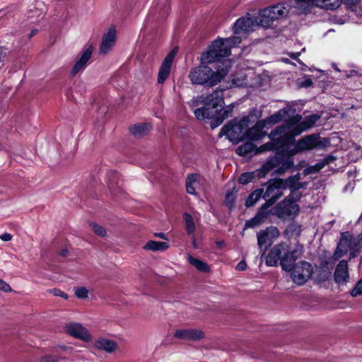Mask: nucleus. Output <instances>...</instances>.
<instances>
[{
  "label": "nucleus",
  "mask_w": 362,
  "mask_h": 362,
  "mask_svg": "<svg viewBox=\"0 0 362 362\" xmlns=\"http://www.w3.org/2000/svg\"><path fill=\"white\" fill-rule=\"evenodd\" d=\"M7 57L6 49L2 47H0V67L4 66Z\"/></svg>",
  "instance_id": "obj_37"
},
{
  "label": "nucleus",
  "mask_w": 362,
  "mask_h": 362,
  "mask_svg": "<svg viewBox=\"0 0 362 362\" xmlns=\"http://www.w3.org/2000/svg\"><path fill=\"white\" fill-rule=\"evenodd\" d=\"M37 4H38V6H40L41 4V2H37Z\"/></svg>",
  "instance_id": "obj_56"
},
{
  "label": "nucleus",
  "mask_w": 362,
  "mask_h": 362,
  "mask_svg": "<svg viewBox=\"0 0 362 362\" xmlns=\"http://www.w3.org/2000/svg\"><path fill=\"white\" fill-rule=\"evenodd\" d=\"M279 179L274 180L272 183L269 184L266 189V192L262 194V197L267 202L274 204L278 199L282 195L283 186L279 182Z\"/></svg>",
  "instance_id": "obj_17"
},
{
  "label": "nucleus",
  "mask_w": 362,
  "mask_h": 362,
  "mask_svg": "<svg viewBox=\"0 0 362 362\" xmlns=\"http://www.w3.org/2000/svg\"><path fill=\"white\" fill-rule=\"evenodd\" d=\"M341 0H315V6L326 9L334 10L340 6Z\"/></svg>",
  "instance_id": "obj_26"
},
{
  "label": "nucleus",
  "mask_w": 362,
  "mask_h": 362,
  "mask_svg": "<svg viewBox=\"0 0 362 362\" xmlns=\"http://www.w3.org/2000/svg\"><path fill=\"white\" fill-rule=\"evenodd\" d=\"M151 126L148 123L135 124L130 127L129 130L132 134L135 136H141L148 132Z\"/></svg>",
  "instance_id": "obj_28"
},
{
  "label": "nucleus",
  "mask_w": 362,
  "mask_h": 362,
  "mask_svg": "<svg viewBox=\"0 0 362 362\" xmlns=\"http://www.w3.org/2000/svg\"><path fill=\"white\" fill-rule=\"evenodd\" d=\"M191 238H192V247L195 249L198 248V245H197V240H196V238L194 237V235H191Z\"/></svg>",
  "instance_id": "obj_47"
},
{
  "label": "nucleus",
  "mask_w": 362,
  "mask_h": 362,
  "mask_svg": "<svg viewBox=\"0 0 362 362\" xmlns=\"http://www.w3.org/2000/svg\"><path fill=\"white\" fill-rule=\"evenodd\" d=\"M0 291L8 293L11 292L12 288L8 284L0 279Z\"/></svg>",
  "instance_id": "obj_38"
},
{
  "label": "nucleus",
  "mask_w": 362,
  "mask_h": 362,
  "mask_svg": "<svg viewBox=\"0 0 362 362\" xmlns=\"http://www.w3.org/2000/svg\"><path fill=\"white\" fill-rule=\"evenodd\" d=\"M272 206L270 203L265 202L258 211L257 215L252 219L246 222L245 226L248 228H253L259 225L269 214L268 209Z\"/></svg>",
  "instance_id": "obj_23"
},
{
  "label": "nucleus",
  "mask_w": 362,
  "mask_h": 362,
  "mask_svg": "<svg viewBox=\"0 0 362 362\" xmlns=\"http://www.w3.org/2000/svg\"><path fill=\"white\" fill-rule=\"evenodd\" d=\"M199 175L196 174L189 175L186 180V189L189 194H194L195 189L198 185Z\"/></svg>",
  "instance_id": "obj_29"
},
{
  "label": "nucleus",
  "mask_w": 362,
  "mask_h": 362,
  "mask_svg": "<svg viewBox=\"0 0 362 362\" xmlns=\"http://www.w3.org/2000/svg\"><path fill=\"white\" fill-rule=\"evenodd\" d=\"M320 117L317 115H310L302 120L301 116H296L293 120L288 122L287 127H278L269 134L270 141L255 148L252 141H247L238 146L235 152L240 156H247L255 151V154L279 149L292 141V136L287 134L288 131L293 134L299 135L303 131L312 127Z\"/></svg>",
  "instance_id": "obj_2"
},
{
  "label": "nucleus",
  "mask_w": 362,
  "mask_h": 362,
  "mask_svg": "<svg viewBox=\"0 0 362 362\" xmlns=\"http://www.w3.org/2000/svg\"><path fill=\"white\" fill-rule=\"evenodd\" d=\"M239 37L219 38L214 40L201 55V65L192 69L189 78L193 84L214 86L228 73L231 62L224 59L230 54V49L240 44Z\"/></svg>",
  "instance_id": "obj_1"
},
{
  "label": "nucleus",
  "mask_w": 362,
  "mask_h": 362,
  "mask_svg": "<svg viewBox=\"0 0 362 362\" xmlns=\"http://www.w3.org/2000/svg\"><path fill=\"white\" fill-rule=\"evenodd\" d=\"M154 235L156 237H158V238H160L161 239H163V240H167V238H166V235L165 233H155Z\"/></svg>",
  "instance_id": "obj_49"
},
{
  "label": "nucleus",
  "mask_w": 362,
  "mask_h": 362,
  "mask_svg": "<svg viewBox=\"0 0 362 362\" xmlns=\"http://www.w3.org/2000/svg\"><path fill=\"white\" fill-rule=\"evenodd\" d=\"M177 53V49H173L168 55L165 57L163 62H162L158 74V83L162 84L163 83L166 79L169 77L171 68L173 65V62L174 61L175 54Z\"/></svg>",
  "instance_id": "obj_14"
},
{
  "label": "nucleus",
  "mask_w": 362,
  "mask_h": 362,
  "mask_svg": "<svg viewBox=\"0 0 362 362\" xmlns=\"http://www.w3.org/2000/svg\"><path fill=\"white\" fill-rule=\"evenodd\" d=\"M235 201V194L233 192H228L225 197V204L229 209L233 206Z\"/></svg>",
  "instance_id": "obj_34"
},
{
  "label": "nucleus",
  "mask_w": 362,
  "mask_h": 362,
  "mask_svg": "<svg viewBox=\"0 0 362 362\" xmlns=\"http://www.w3.org/2000/svg\"><path fill=\"white\" fill-rule=\"evenodd\" d=\"M299 211V206L295 202L286 199L277 204L275 214L281 218H288L296 215Z\"/></svg>",
  "instance_id": "obj_12"
},
{
  "label": "nucleus",
  "mask_w": 362,
  "mask_h": 362,
  "mask_svg": "<svg viewBox=\"0 0 362 362\" xmlns=\"http://www.w3.org/2000/svg\"><path fill=\"white\" fill-rule=\"evenodd\" d=\"M317 172L318 171L317 170V168H315V165H312L306 168L303 171V174L305 175H308L310 174L315 173Z\"/></svg>",
  "instance_id": "obj_41"
},
{
  "label": "nucleus",
  "mask_w": 362,
  "mask_h": 362,
  "mask_svg": "<svg viewBox=\"0 0 362 362\" xmlns=\"http://www.w3.org/2000/svg\"><path fill=\"white\" fill-rule=\"evenodd\" d=\"M290 13L289 4H278L259 11V23L263 28H269L275 21L281 20Z\"/></svg>",
  "instance_id": "obj_7"
},
{
  "label": "nucleus",
  "mask_w": 362,
  "mask_h": 362,
  "mask_svg": "<svg viewBox=\"0 0 362 362\" xmlns=\"http://www.w3.org/2000/svg\"><path fill=\"white\" fill-rule=\"evenodd\" d=\"M344 1V4L346 5V6L354 10V7L360 1V0H341V2Z\"/></svg>",
  "instance_id": "obj_40"
},
{
  "label": "nucleus",
  "mask_w": 362,
  "mask_h": 362,
  "mask_svg": "<svg viewBox=\"0 0 362 362\" xmlns=\"http://www.w3.org/2000/svg\"><path fill=\"white\" fill-rule=\"evenodd\" d=\"M351 294L354 297L362 295V279L358 281L356 286L351 291Z\"/></svg>",
  "instance_id": "obj_35"
},
{
  "label": "nucleus",
  "mask_w": 362,
  "mask_h": 362,
  "mask_svg": "<svg viewBox=\"0 0 362 362\" xmlns=\"http://www.w3.org/2000/svg\"><path fill=\"white\" fill-rule=\"evenodd\" d=\"M287 134L292 136V141L287 145L276 149V151L288 154V157L276 156L280 159V165L276 170L279 174H282L293 165L292 156L298 153L312 150L322 145L320 137L318 134H310L303 137L297 143L294 144V136L291 132L288 131Z\"/></svg>",
  "instance_id": "obj_4"
},
{
  "label": "nucleus",
  "mask_w": 362,
  "mask_h": 362,
  "mask_svg": "<svg viewBox=\"0 0 362 362\" xmlns=\"http://www.w3.org/2000/svg\"><path fill=\"white\" fill-rule=\"evenodd\" d=\"M93 346L98 350L111 354L117 349V344L110 339L99 338L94 341Z\"/></svg>",
  "instance_id": "obj_22"
},
{
  "label": "nucleus",
  "mask_w": 362,
  "mask_h": 362,
  "mask_svg": "<svg viewBox=\"0 0 362 362\" xmlns=\"http://www.w3.org/2000/svg\"><path fill=\"white\" fill-rule=\"evenodd\" d=\"M91 230L95 233H96L97 235H100V236H105V234H106V230L105 229L102 227L101 226H99L95 223H90L89 224Z\"/></svg>",
  "instance_id": "obj_33"
},
{
  "label": "nucleus",
  "mask_w": 362,
  "mask_h": 362,
  "mask_svg": "<svg viewBox=\"0 0 362 362\" xmlns=\"http://www.w3.org/2000/svg\"><path fill=\"white\" fill-rule=\"evenodd\" d=\"M296 110L293 105L288 104L284 108L268 117L267 120L258 121L255 126L250 129H247L246 137L249 138L252 141H257L263 138L266 134L264 129L267 123L276 124L281 121H284L285 124L281 127H287L288 122L293 120L296 116H300L298 114H296Z\"/></svg>",
  "instance_id": "obj_5"
},
{
  "label": "nucleus",
  "mask_w": 362,
  "mask_h": 362,
  "mask_svg": "<svg viewBox=\"0 0 362 362\" xmlns=\"http://www.w3.org/2000/svg\"><path fill=\"white\" fill-rule=\"evenodd\" d=\"M287 230L293 233H295L297 235H298L301 230L300 226L297 223L291 224Z\"/></svg>",
  "instance_id": "obj_39"
},
{
  "label": "nucleus",
  "mask_w": 362,
  "mask_h": 362,
  "mask_svg": "<svg viewBox=\"0 0 362 362\" xmlns=\"http://www.w3.org/2000/svg\"><path fill=\"white\" fill-rule=\"evenodd\" d=\"M245 78L243 77L241 79L239 78H233V84L235 86H242L243 84L245 83Z\"/></svg>",
  "instance_id": "obj_42"
},
{
  "label": "nucleus",
  "mask_w": 362,
  "mask_h": 362,
  "mask_svg": "<svg viewBox=\"0 0 362 362\" xmlns=\"http://www.w3.org/2000/svg\"><path fill=\"white\" fill-rule=\"evenodd\" d=\"M43 11H40V13L37 15V17H40V15L43 14Z\"/></svg>",
  "instance_id": "obj_54"
},
{
  "label": "nucleus",
  "mask_w": 362,
  "mask_h": 362,
  "mask_svg": "<svg viewBox=\"0 0 362 362\" xmlns=\"http://www.w3.org/2000/svg\"><path fill=\"white\" fill-rule=\"evenodd\" d=\"M175 337L185 340H197L204 337V333L196 329H185L177 330Z\"/></svg>",
  "instance_id": "obj_21"
},
{
  "label": "nucleus",
  "mask_w": 362,
  "mask_h": 362,
  "mask_svg": "<svg viewBox=\"0 0 362 362\" xmlns=\"http://www.w3.org/2000/svg\"><path fill=\"white\" fill-rule=\"evenodd\" d=\"M263 192L264 189L262 188L255 190L246 199L245 206L247 207L253 206L262 197Z\"/></svg>",
  "instance_id": "obj_31"
},
{
  "label": "nucleus",
  "mask_w": 362,
  "mask_h": 362,
  "mask_svg": "<svg viewBox=\"0 0 362 362\" xmlns=\"http://www.w3.org/2000/svg\"><path fill=\"white\" fill-rule=\"evenodd\" d=\"M192 103L196 105H204L203 107L194 110V115L198 119H211L213 129L221 124L233 110L232 105L223 107V90L220 89L206 95L198 96Z\"/></svg>",
  "instance_id": "obj_3"
},
{
  "label": "nucleus",
  "mask_w": 362,
  "mask_h": 362,
  "mask_svg": "<svg viewBox=\"0 0 362 362\" xmlns=\"http://www.w3.org/2000/svg\"><path fill=\"white\" fill-rule=\"evenodd\" d=\"M37 29H34L31 31L30 35H29V37H31L33 36H34L35 35H36V33H37Z\"/></svg>",
  "instance_id": "obj_52"
},
{
  "label": "nucleus",
  "mask_w": 362,
  "mask_h": 362,
  "mask_svg": "<svg viewBox=\"0 0 362 362\" xmlns=\"http://www.w3.org/2000/svg\"><path fill=\"white\" fill-rule=\"evenodd\" d=\"M66 332L71 336L80 339L84 341H90L92 339L91 335L88 330L78 323H69L66 325Z\"/></svg>",
  "instance_id": "obj_18"
},
{
  "label": "nucleus",
  "mask_w": 362,
  "mask_h": 362,
  "mask_svg": "<svg viewBox=\"0 0 362 362\" xmlns=\"http://www.w3.org/2000/svg\"><path fill=\"white\" fill-rule=\"evenodd\" d=\"M300 174L297 173L296 175H294L293 176H290L286 180L279 179V183L281 184V186H283V188L287 189L288 188L291 190V194L296 197L294 198L295 200H298L300 198V196L298 194H297V191L301 188H304L306 186L305 182H300Z\"/></svg>",
  "instance_id": "obj_15"
},
{
  "label": "nucleus",
  "mask_w": 362,
  "mask_h": 362,
  "mask_svg": "<svg viewBox=\"0 0 362 362\" xmlns=\"http://www.w3.org/2000/svg\"><path fill=\"white\" fill-rule=\"evenodd\" d=\"M348 278V263L342 260L337 264L334 272V279L337 283H343Z\"/></svg>",
  "instance_id": "obj_24"
},
{
  "label": "nucleus",
  "mask_w": 362,
  "mask_h": 362,
  "mask_svg": "<svg viewBox=\"0 0 362 362\" xmlns=\"http://www.w3.org/2000/svg\"><path fill=\"white\" fill-rule=\"evenodd\" d=\"M93 53L92 46H89L86 48L81 54L78 60L76 61L74 66H73L71 74L74 76L79 72L85 69L88 62L90 59Z\"/></svg>",
  "instance_id": "obj_20"
},
{
  "label": "nucleus",
  "mask_w": 362,
  "mask_h": 362,
  "mask_svg": "<svg viewBox=\"0 0 362 362\" xmlns=\"http://www.w3.org/2000/svg\"><path fill=\"white\" fill-rule=\"evenodd\" d=\"M279 232L276 227H268L257 233V243L260 248L264 247V252L279 236Z\"/></svg>",
  "instance_id": "obj_13"
},
{
  "label": "nucleus",
  "mask_w": 362,
  "mask_h": 362,
  "mask_svg": "<svg viewBox=\"0 0 362 362\" xmlns=\"http://www.w3.org/2000/svg\"><path fill=\"white\" fill-rule=\"evenodd\" d=\"M348 243L349 240L346 238L344 236H343L340 240L337 245V250L334 253V256L336 258L341 257L348 252V247H349Z\"/></svg>",
  "instance_id": "obj_30"
},
{
  "label": "nucleus",
  "mask_w": 362,
  "mask_h": 362,
  "mask_svg": "<svg viewBox=\"0 0 362 362\" xmlns=\"http://www.w3.org/2000/svg\"><path fill=\"white\" fill-rule=\"evenodd\" d=\"M61 349H62L63 351H64L67 354L71 353L72 351V348H71V347L62 346V347H61Z\"/></svg>",
  "instance_id": "obj_51"
},
{
  "label": "nucleus",
  "mask_w": 362,
  "mask_h": 362,
  "mask_svg": "<svg viewBox=\"0 0 362 362\" xmlns=\"http://www.w3.org/2000/svg\"><path fill=\"white\" fill-rule=\"evenodd\" d=\"M117 31L115 28L111 27L107 32L103 35L100 47V52L106 54L114 47L116 42Z\"/></svg>",
  "instance_id": "obj_19"
},
{
  "label": "nucleus",
  "mask_w": 362,
  "mask_h": 362,
  "mask_svg": "<svg viewBox=\"0 0 362 362\" xmlns=\"http://www.w3.org/2000/svg\"><path fill=\"white\" fill-rule=\"evenodd\" d=\"M13 238V235L8 233H4L0 235V239L4 242L10 241Z\"/></svg>",
  "instance_id": "obj_43"
},
{
  "label": "nucleus",
  "mask_w": 362,
  "mask_h": 362,
  "mask_svg": "<svg viewBox=\"0 0 362 362\" xmlns=\"http://www.w3.org/2000/svg\"><path fill=\"white\" fill-rule=\"evenodd\" d=\"M185 230L189 235H193L196 230V223L198 221L197 217H193L192 215L185 213L183 214Z\"/></svg>",
  "instance_id": "obj_25"
},
{
  "label": "nucleus",
  "mask_w": 362,
  "mask_h": 362,
  "mask_svg": "<svg viewBox=\"0 0 362 362\" xmlns=\"http://www.w3.org/2000/svg\"><path fill=\"white\" fill-rule=\"evenodd\" d=\"M249 120L243 118L235 119L225 125L219 133V136H226L230 141L237 143L246 137V129L248 128Z\"/></svg>",
  "instance_id": "obj_8"
},
{
  "label": "nucleus",
  "mask_w": 362,
  "mask_h": 362,
  "mask_svg": "<svg viewBox=\"0 0 362 362\" xmlns=\"http://www.w3.org/2000/svg\"><path fill=\"white\" fill-rule=\"evenodd\" d=\"M326 163H327L325 162V161L319 162V163H316L315 165V168H317V170L319 171V170H320L321 169H322L325 167Z\"/></svg>",
  "instance_id": "obj_46"
},
{
  "label": "nucleus",
  "mask_w": 362,
  "mask_h": 362,
  "mask_svg": "<svg viewBox=\"0 0 362 362\" xmlns=\"http://www.w3.org/2000/svg\"><path fill=\"white\" fill-rule=\"evenodd\" d=\"M300 52H291L289 54V56L293 59H298V57L300 56Z\"/></svg>",
  "instance_id": "obj_48"
},
{
  "label": "nucleus",
  "mask_w": 362,
  "mask_h": 362,
  "mask_svg": "<svg viewBox=\"0 0 362 362\" xmlns=\"http://www.w3.org/2000/svg\"><path fill=\"white\" fill-rule=\"evenodd\" d=\"M305 83H306L307 85H310L311 83V81L310 80H307L305 81Z\"/></svg>",
  "instance_id": "obj_53"
},
{
  "label": "nucleus",
  "mask_w": 362,
  "mask_h": 362,
  "mask_svg": "<svg viewBox=\"0 0 362 362\" xmlns=\"http://www.w3.org/2000/svg\"><path fill=\"white\" fill-rule=\"evenodd\" d=\"M108 186H109V188L111 189L112 187H111L110 184H108Z\"/></svg>",
  "instance_id": "obj_55"
},
{
  "label": "nucleus",
  "mask_w": 362,
  "mask_h": 362,
  "mask_svg": "<svg viewBox=\"0 0 362 362\" xmlns=\"http://www.w3.org/2000/svg\"><path fill=\"white\" fill-rule=\"evenodd\" d=\"M40 362H58V359L52 356H46L41 358Z\"/></svg>",
  "instance_id": "obj_44"
},
{
  "label": "nucleus",
  "mask_w": 362,
  "mask_h": 362,
  "mask_svg": "<svg viewBox=\"0 0 362 362\" xmlns=\"http://www.w3.org/2000/svg\"><path fill=\"white\" fill-rule=\"evenodd\" d=\"M280 165V159L277 156H274L268 160L262 166L260 170L257 172H250L243 173L239 177V182L242 185H246L251 182L256 177L258 178L264 177L273 168Z\"/></svg>",
  "instance_id": "obj_10"
},
{
  "label": "nucleus",
  "mask_w": 362,
  "mask_h": 362,
  "mask_svg": "<svg viewBox=\"0 0 362 362\" xmlns=\"http://www.w3.org/2000/svg\"><path fill=\"white\" fill-rule=\"evenodd\" d=\"M88 291L84 287H78L75 289V295L79 298H85L88 296Z\"/></svg>",
  "instance_id": "obj_36"
},
{
  "label": "nucleus",
  "mask_w": 362,
  "mask_h": 362,
  "mask_svg": "<svg viewBox=\"0 0 362 362\" xmlns=\"http://www.w3.org/2000/svg\"><path fill=\"white\" fill-rule=\"evenodd\" d=\"M290 271L293 281L298 285H303L311 277L313 268L309 262L301 261L293 264Z\"/></svg>",
  "instance_id": "obj_9"
},
{
  "label": "nucleus",
  "mask_w": 362,
  "mask_h": 362,
  "mask_svg": "<svg viewBox=\"0 0 362 362\" xmlns=\"http://www.w3.org/2000/svg\"><path fill=\"white\" fill-rule=\"evenodd\" d=\"M287 4L290 13L300 15L310 12L315 6V0H290Z\"/></svg>",
  "instance_id": "obj_16"
},
{
  "label": "nucleus",
  "mask_w": 362,
  "mask_h": 362,
  "mask_svg": "<svg viewBox=\"0 0 362 362\" xmlns=\"http://www.w3.org/2000/svg\"><path fill=\"white\" fill-rule=\"evenodd\" d=\"M188 260L189 263L193 265L197 270L200 272H208V265L202 260L197 259L192 256H189Z\"/></svg>",
  "instance_id": "obj_32"
},
{
  "label": "nucleus",
  "mask_w": 362,
  "mask_h": 362,
  "mask_svg": "<svg viewBox=\"0 0 362 362\" xmlns=\"http://www.w3.org/2000/svg\"><path fill=\"white\" fill-rule=\"evenodd\" d=\"M300 255L301 252L298 249L291 250L288 245L279 243L269 250L265 262L267 266L274 267L280 262L282 269L290 272L291 267Z\"/></svg>",
  "instance_id": "obj_6"
},
{
  "label": "nucleus",
  "mask_w": 362,
  "mask_h": 362,
  "mask_svg": "<svg viewBox=\"0 0 362 362\" xmlns=\"http://www.w3.org/2000/svg\"><path fill=\"white\" fill-rule=\"evenodd\" d=\"M260 26L259 23V18L257 16L255 19L252 18L249 15L245 17L238 18L233 27L234 33L236 35L235 37H239L241 40V37L238 35L246 34L255 30L256 28ZM235 37V36L231 38ZM241 41L240 42V43Z\"/></svg>",
  "instance_id": "obj_11"
},
{
  "label": "nucleus",
  "mask_w": 362,
  "mask_h": 362,
  "mask_svg": "<svg viewBox=\"0 0 362 362\" xmlns=\"http://www.w3.org/2000/svg\"><path fill=\"white\" fill-rule=\"evenodd\" d=\"M169 245L167 243L159 242L155 240H150L144 246V249L146 250H150L153 252L156 251H163L167 250Z\"/></svg>",
  "instance_id": "obj_27"
},
{
  "label": "nucleus",
  "mask_w": 362,
  "mask_h": 362,
  "mask_svg": "<svg viewBox=\"0 0 362 362\" xmlns=\"http://www.w3.org/2000/svg\"><path fill=\"white\" fill-rule=\"evenodd\" d=\"M247 267V264L245 261L240 262L237 266L236 269L238 271H244Z\"/></svg>",
  "instance_id": "obj_45"
},
{
  "label": "nucleus",
  "mask_w": 362,
  "mask_h": 362,
  "mask_svg": "<svg viewBox=\"0 0 362 362\" xmlns=\"http://www.w3.org/2000/svg\"><path fill=\"white\" fill-rule=\"evenodd\" d=\"M55 295L56 296H62V297L65 298H67V295L65 293H64V292H62L61 291H58L57 292H56Z\"/></svg>",
  "instance_id": "obj_50"
}]
</instances>
